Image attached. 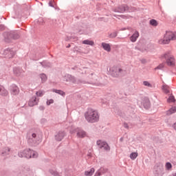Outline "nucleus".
Here are the masks:
<instances>
[{"label":"nucleus","mask_w":176,"mask_h":176,"mask_svg":"<svg viewBox=\"0 0 176 176\" xmlns=\"http://www.w3.org/2000/svg\"><path fill=\"white\" fill-rule=\"evenodd\" d=\"M125 127H128L127 125H125Z\"/></svg>","instance_id":"obj_37"},{"label":"nucleus","mask_w":176,"mask_h":176,"mask_svg":"<svg viewBox=\"0 0 176 176\" xmlns=\"http://www.w3.org/2000/svg\"><path fill=\"white\" fill-rule=\"evenodd\" d=\"M52 91H54V93H56L57 94H60V96H65V93L61 90L53 89Z\"/></svg>","instance_id":"obj_18"},{"label":"nucleus","mask_w":176,"mask_h":176,"mask_svg":"<svg viewBox=\"0 0 176 176\" xmlns=\"http://www.w3.org/2000/svg\"><path fill=\"white\" fill-rule=\"evenodd\" d=\"M32 138H36V134L32 133Z\"/></svg>","instance_id":"obj_32"},{"label":"nucleus","mask_w":176,"mask_h":176,"mask_svg":"<svg viewBox=\"0 0 176 176\" xmlns=\"http://www.w3.org/2000/svg\"><path fill=\"white\" fill-rule=\"evenodd\" d=\"M4 54L6 58H12V57H13V52L10 50H6Z\"/></svg>","instance_id":"obj_10"},{"label":"nucleus","mask_w":176,"mask_h":176,"mask_svg":"<svg viewBox=\"0 0 176 176\" xmlns=\"http://www.w3.org/2000/svg\"><path fill=\"white\" fill-rule=\"evenodd\" d=\"M162 58L166 59L167 65H169L170 67L175 65V59L174 58V56H173V55L164 54L162 56Z\"/></svg>","instance_id":"obj_4"},{"label":"nucleus","mask_w":176,"mask_h":176,"mask_svg":"<svg viewBox=\"0 0 176 176\" xmlns=\"http://www.w3.org/2000/svg\"><path fill=\"white\" fill-rule=\"evenodd\" d=\"M54 102V100L53 99H50L47 101V105H50V104H53Z\"/></svg>","instance_id":"obj_29"},{"label":"nucleus","mask_w":176,"mask_h":176,"mask_svg":"<svg viewBox=\"0 0 176 176\" xmlns=\"http://www.w3.org/2000/svg\"><path fill=\"white\" fill-rule=\"evenodd\" d=\"M143 85L144 86H147L148 87H151V83H149V82H148V81L143 82Z\"/></svg>","instance_id":"obj_28"},{"label":"nucleus","mask_w":176,"mask_h":176,"mask_svg":"<svg viewBox=\"0 0 176 176\" xmlns=\"http://www.w3.org/2000/svg\"><path fill=\"white\" fill-rule=\"evenodd\" d=\"M70 82H72V83H76V78H75L74 76H72L70 78Z\"/></svg>","instance_id":"obj_27"},{"label":"nucleus","mask_w":176,"mask_h":176,"mask_svg":"<svg viewBox=\"0 0 176 176\" xmlns=\"http://www.w3.org/2000/svg\"><path fill=\"white\" fill-rule=\"evenodd\" d=\"M65 136V133L64 132H59L56 135V140L57 141H61L63 138Z\"/></svg>","instance_id":"obj_9"},{"label":"nucleus","mask_w":176,"mask_h":176,"mask_svg":"<svg viewBox=\"0 0 176 176\" xmlns=\"http://www.w3.org/2000/svg\"><path fill=\"white\" fill-rule=\"evenodd\" d=\"M164 67V65L161 64L160 65H158L157 67H155V69H162V68Z\"/></svg>","instance_id":"obj_30"},{"label":"nucleus","mask_w":176,"mask_h":176,"mask_svg":"<svg viewBox=\"0 0 176 176\" xmlns=\"http://www.w3.org/2000/svg\"><path fill=\"white\" fill-rule=\"evenodd\" d=\"M85 119L89 123H96L100 120V115L97 111L89 109L85 113Z\"/></svg>","instance_id":"obj_1"},{"label":"nucleus","mask_w":176,"mask_h":176,"mask_svg":"<svg viewBox=\"0 0 176 176\" xmlns=\"http://www.w3.org/2000/svg\"><path fill=\"white\" fill-rule=\"evenodd\" d=\"M72 76L70 74H66L64 77L65 82H70Z\"/></svg>","instance_id":"obj_21"},{"label":"nucleus","mask_w":176,"mask_h":176,"mask_svg":"<svg viewBox=\"0 0 176 176\" xmlns=\"http://www.w3.org/2000/svg\"><path fill=\"white\" fill-rule=\"evenodd\" d=\"M19 157H27V159H31V157H38V154L31 149H26L23 153H19Z\"/></svg>","instance_id":"obj_3"},{"label":"nucleus","mask_w":176,"mask_h":176,"mask_svg":"<svg viewBox=\"0 0 176 176\" xmlns=\"http://www.w3.org/2000/svg\"><path fill=\"white\" fill-rule=\"evenodd\" d=\"M151 25H153V27H156L157 25V21L155 19H152L150 21Z\"/></svg>","instance_id":"obj_24"},{"label":"nucleus","mask_w":176,"mask_h":176,"mask_svg":"<svg viewBox=\"0 0 176 176\" xmlns=\"http://www.w3.org/2000/svg\"><path fill=\"white\" fill-rule=\"evenodd\" d=\"M77 137L78 138H85V137H87V133L82 129H78L77 131Z\"/></svg>","instance_id":"obj_7"},{"label":"nucleus","mask_w":176,"mask_h":176,"mask_svg":"<svg viewBox=\"0 0 176 176\" xmlns=\"http://www.w3.org/2000/svg\"><path fill=\"white\" fill-rule=\"evenodd\" d=\"M83 45H89V46H94V41L90 40H85L82 41Z\"/></svg>","instance_id":"obj_15"},{"label":"nucleus","mask_w":176,"mask_h":176,"mask_svg":"<svg viewBox=\"0 0 176 176\" xmlns=\"http://www.w3.org/2000/svg\"><path fill=\"white\" fill-rule=\"evenodd\" d=\"M114 36V38L116 36V33H114V36Z\"/></svg>","instance_id":"obj_36"},{"label":"nucleus","mask_w":176,"mask_h":176,"mask_svg":"<svg viewBox=\"0 0 176 176\" xmlns=\"http://www.w3.org/2000/svg\"><path fill=\"white\" fill-rule=\"evenodd\" d=\"M121 71V69H118V72H120Z\"/></svg>","instance_id":"obj_35"},{"label":"nucleus","mask_w":176,"mask_h":176,"mask_svg":"<svg viewBox=\"0 0 176 176\" xmlns=\"http://www.w3.org/2000/svg\"><path fill=\"white\" fill-rule=\"evenodd\" d=\"M143 105H144V108H146V109H148V108H149V107H151V102L149 101V99L146 98L143 101Z\"/></svg>","instance_id":"obj_11"},{"label":"nucleus","mask_w":176,"mask_h":176,"mask_svg":"<svg viewBox=\"0 0 176 176\" xmlns=\"http://www.w3.org/2000/svg\"><path fill=\"white\" fill-rule=\"evenodd\" d=\"M43 94H45V91H43L42 90H39L36 92V96L37 97H42V96H43Z\"/></svg>","instance_id":"obj_20"},{"label":"nucleus","mask_w":176,"mask_h":176,"mask_svg":"<svg viewBox=\"0 0 176 176\" xmlns=\"http://www.w3.org/2000/svg\"><path fill=\"white\" fill-rule=\"evenodd\" d=\"M162 90L166 93V94L170 93V88L167 85H163Z\"/></svg>","instance_id":"obj_19"},{"label":"nucleus","mask_w":176,"mask_h":176,"mask_svg":"<svg viewBox=\"0 0 176 176\" xmlns=\"http://www.w3.org/2000/svg\"><path fill=\"white\" fill-rule=\"evenodd\" d=\"M39 102V99H37L36 96H33L29 100V106L34 107V105H37L38 102Z\"/></svg>","instance_id":"obj_6"},{"label":"nucleus","mask_w":176,"mask_h":176,"mask_svg":"<svg viewBox=\"0 0 176 176\" xmlns=\"http://www.w3.org/2000/svg\"><path fill=\"white\" fill-rule=\"evenodd\" d=\"M176 112V107H172L169 110L166 111V115H173V113H175Z\"/></svg>","instance_id":"obj_17"},{"label":"nucleus","mask_w":176,"mask_h":176,"mask_svg":"<svg viewBox=\"0 0 176 176\" xmlns=\"http://www.w3.org/2000/svg\"><path fill=\"white\" fill-rule=\"evenodd\" d=\"M175 101V99L174 98V96H170L168 98V102H174Z\"/></svg>","instance_id":"obj_26"},{"label":"nucleus","mask_w":176,"mask_h":176,"mask_svg":"<svg viewBox=\"0 0 176 176\" xmlns=\"http://www.w3.org/2000/svg\"><path fill=\"white\" fill-rule=\"evenodd\" d=\"M49 5H50V6L53 7V3H52V1H50Z\"/></svg>","instance_id":"obj_33"},{"label":"nucleus","mask_w":176,"mask_h":176,"mask_svg":"<svg viewBox=\"0 0 176 176\" xmlns=\"http://www.w3.org/2000/svg\"><path fill=\"white\" fill-rule=\"evenodd\" d=\"M0 94H1V96H8V91L3 87V89H1Z\"/></svg>","instance_id":"obj_23"},{"label":"nucleus","mask_w":176,"mask_h":176,"mask_svg":"<svg viewBox=\"0 0 176 176\" xmlns=\"http://www.w3.org/2000/svg\"><path fill=\"white\" fill-rule=\"evenodd\" d=\"M102 47L108 53L111 52V45L109 43H102Z\"/></svg>","instance_id":"obj_8"},{"label":"nucleus","mask_w":176,"mask_h":176,"mask_svg":"<svg viewBox=\"0 0 176 176\" xmlns=\"http://www.w3.org/2000/svg\"><path fill=\"white\" fill-rule=\"evenodd\" d=\"M95 171H96V170L94 169V168H91L89 170H87L85 172V176H91L94 174Z\"/></svg>","instance_id":"obj_13"},{"label":"nucleus","mask_w":176,"mask_h":176,"mask_svg":"<svg viewBox=\"0 0 176 176\" xmlns=\"http://www.w3.org/2000/svg\"><path fill=\"white\" fill-rule=\"evenodd\" d=\"M101 175H102V174L100 173V171H97V172L96 173V174H95V176H101Z\"/></svg>","instance_id":"obj_31"},{"label":"nucleus","mask_w":176,"mask_h":176,"mask_svg":"<svg viewBox=\"0 0 176 176\" xmlns=\"http://www.w3.org/2000/svg\"><path fill=\"white\" fill-rule=\"evenodd\" d=\"M39 77L41 79V82L45 83L47 80V76L45 74H41L39 75Z\"/></svg>","instance_id":"obj_14"},{"label":"nucleus","mask_w":176,"mask_h":176,"mask_svg":"<svg viewBox=\"0 0 176 176\" xmlns=\"http://www.w3.org/2000/svg\"><path fill=\"white\" fill-rule=\"evenodd\" d=\"M19 87H14L12 88V94H14V95L19 94Z\"/></svg>","instance_id":"obj_22"},{"label":"nucleus","mask_w":176,"mask_h":176,"mask_svg":"<svg viewBox=\"0 0 176 176\" xmlns=\"http://www.w3.org/2000/svg\"><path fill=\"white\" fill-rule=\"evenodd\" d=\"M166 168H167V170H170V168H173V165L171 164V163L167 162L166 164Z\"/></svg>","instance_id":"obj_25"},{"label":"nucleus","mask_w":176,"mask_h":176,"mask_svg":"<svg viewBox=\"0 0 176 176\" xmlns=\"http://www.w3.org/2000/svg\"><path fill=\"white\" fill-rule=\"evenodd\" d=\"M3 89L2 85H0V92H1V89Z\"/></svg>","instance_id":"obj_34"},{"label":"nucleus","mask_w":176,"mask_h":176,"mask_svg":"<svg viewBox=\"0 0 176 176\" xmlns=\"http://www.w3.org/2000/svg\"><path fill=\"white\" fill-rule=\"evenodd\" d=\"M138 157V153L134 152L130 154L129 157L131 160H135Z\"/></svg>","instance_id":"obj_16"},{"label":"nucleus","mask_w":176,"mask_h":176,"mask_svg":"<svg viewBox=\"0 0 176 176\" xmlns=\"http://www.w3.org/2000/svg\"><path fill=\"white\" fill-rule=\"evenodd\" d=\"M98 146L100 148V149H104V151H109L110 148L107 142L102 141V140H98L96 142Z\"/></svg>","instance_id":"obj_5"},{"label":"nucleus","mask_w":176,"mask_h":176,"mask_svg":"<svg viewBox=\"0 0 176 176\" xmlns=\"http://www.w3.org/2000/svg\"><path fill=\"white\" fill-rule=\"evenodd\" d=\"M138 36H140V33H138V32H135L131 37V42H135Z\"/></svg>","instance_id":"obj_12"},{"label":"nucleus","mask_w":176,"mask_h":176,"mask_svg":"<svg viewBox=\"0 0 176 176\" xmlns=\"http://www.w3.org/2000/svg\"><path fill=\"white\" fill-rule=\"evenodd\" d=\"M176 40V34L173 32H166L164 38L159 40L160 45H168L171 41Z\"/></svg>","instance_id":"obj_2"}]
</instances>
